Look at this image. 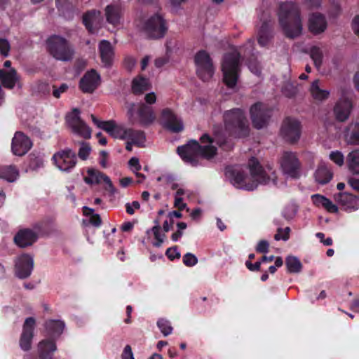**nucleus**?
<instances>
[{
    "label": "nucleus",
    "mask_w": 359,
    "mask_h": 359,
    "mask_svg": "<svg viewBox=\"0 0 359 359\" xmlns=\"http://www.w3.org/2000/svg\"><path fill=\"white\" fill-rule=\"evenodd\" d=\"M273 38L272 27L271 20L266 19L262 22V25L258 29L257 41L258 43L265 47L268 46Z\"/></svg>",
    "instance_id": "obj_28"
},
{
    "label": "nucleus",
    "mask_w": 359,
    "mask_h": 359,
    "mask_svg": "<svg viewBox=\"0 0 359 359\" xmlns=\"http://www.w3.org/2000/svg\"><path fill=\"white\" fill-rule=\"evenodd\" d=\"M225 130L230 134L238 137H244L248 134L249 125L248 120L240 109H233L224 114Z\"/></svg>",
    "instance_id": "obj_4"
},
{
    "label": "nucleus",
    "mask_w": 359,
    "mask_h": 359,
    "mask_svg": "<svg viewBox=\"0 0 359 359\" xmlns=\"http://www.w3.org/2000/svg\"><path fill=\"white\" fill-rule=\"evenodd\" d=\"M122 359H135L130 346L126 345L121 355Z\"/></svg>",
    "instance_id": "obj_57"
},
{
    "label": "nucleus",
    "mask_w": 359,
    "mask_h": 359,
    "mask_svg": "<svg viewBox=\"0 0 359 359\" xmlns=\"http://www.w3.org/2000/svg\"><path fill=\"white\" fill-rule=\"evenodd\" d=\"M250 112L255 128L261 129L267 126L271 115V110L267 105L257 102L251 107Z\"/></svg>",
    "instance_id": "obj_11"
},
{
    "label": "nucleus",
    "mask_w": 359,
    "mask_h": 359,
    "mask_svg": "<svg viewBox=\"0 0 359 359\" xmlns=\"http://www.w3.org/2000/svg\"><path fill=\"white\" fill-rule=\"evenodd\" d=\"M352 29L355 34L359 37V15H356L352 20Z\"/></svg>",
    "instance_id": "obj_62"
},
{
    "label": "nucleus",
    "mask_w": 359,
    "mask_h": 359,
    "mask_svg": "<svg viewBox=\"0 0 359 359\" xmlns=\"http://www.w3.org/2000/svg\"><path fill=\"white\" fill-rule=\"evenodd\" d=\"M157 325L164 336H168L172 332V327L168 320L164 318L159 319L157 322Z\"/></svg>",
    "instance_id": "obj_43"
},
{
    "label": "nucleus",
    "mask_w": 359,
    "mask_h": 359,
    "mask_svg": "<svg viewBox=\"0 0 359 359\" xmlns=\"http://www.w3.org/2000/svg\"><path fill=\"white\" fill-rule=\"evenodd\" d=\"M161 123L163 127L174 133L180 132L184 128L181 118L169 108L162 110Z\"/></svg>",
    "instance_id": "obj_16"
},
{
    "label": "nucleus",
    "mask_w": 359,
    "mask_h": 359,
    "mask_svg": "<svg viewBox=\"0 0 359 359\" xmlns=\"http://www.w3.org/2000/svg\"><path fill=\"white\" fill-rule=\"evenodd\" d=\"M91 152V147L85 142L80 143V147L78 151V156L81 160H86Z\"/></svg>",
    "instance_id": "obj_44"
},
{
    "label": "nucleus",
    "mask_w": 359,
    "mask_h": 359,
    "mask_svg": "<svg viewBox=\"0 0 359 359\" xmlns=\"http://www.w3.org/2000/svg\"><path fill=\"white\" fill-rule=\"evenodd\" d=\"M30 139L22 132H16L11 142V150L15 156H23L32 148Z\"/></svg>",
    "instance_id": "obj_17"
},
{
    "label": "nucleus",
    "mask_w": 359,
    "mask_h": 359,
    "mask_svg": "<svg viewBox=\"0 0 359 359\" xmlns=\"http://www.w3.org/2000/svg\"><path fill=\"white\" fill-rule=\"evenodd\" d=\"M105 17L107 22L114 27L121 25L123 15V8L121 4H111L105 8Z\"/></svg>",
    "instance_id": "obj_24"
},
{
    "label": "nucleus",
    "mask_w": 359,
    "mask_h": 359,
    "mask_svg": "<svg viewBox=\"0 0 359 359\" xmlns=\"http://www.w3.org/2000/svg\"><path fill=\"white\" fill-rule=\"evenodd\" d=\"M36 89L39 92L46 93L49 91L48 85L46 82L39 81L36 83Z\"/></svg>",
    "instance_id": "obj_63"
},
{
    "label": "nucleus",
    "mask_w": 359,
    "mask_h": 359,
    "mask_svg": "<svg viewBox=\"0 0 359 359\" xmlns=\"http://www.w3.org/2000/svg\"><path fill=\"white\" fill-rule=\"evenodd\" d=\"M283 173L291 178H299L301 175L302 165L296 153L285 151L280 159Z\"/></svg>",
    "instance_id": "obj_8"
},
{
    "label": "nucleus",
    "mask_w": 359,
    "mask_h": 359,
    "mask_svg": "<svg viewBox=\"0 0 359 359\" xmlns=\"http://www.w3.org/2000/svg\"><path fill=\"white\" fill-rule=\"evenodd\" d=\"M102 21L101 13L99 11L92 10L86 12L83 16V22L90 33H95L100 29Z\"/></svg>",
    "instance_id": "obj_22"
},
{
    "label": "nucleus",
    "mask_w": 359,
    "mask_h": 359,
    "mask_svg": "<svg viewBox=\"0 0 359 359\" xmlns=\"http://www.w3.org/2000/svg\"><path fill=\"white\" fill-rule=\"evenodd\" d=\"M198 76L203 81L212 78L214 67L209 54L205 50L198 51L194 58Z\"/></svg>",
    "instance_id": "obj_10"
},
{
    "label": "nucleus",
    "mask_w": 359,
    "mask_h": 359,
    "mask_svg": "<svg viewBox=\"0 0 359 359\" xmlns=\"http://www.w3.org/2000/svg\"><path fill=\"white\" fill-rule=\"evenodd\" d=\"M348 130L350 132L346 136L347 143L352 145H359V123L350 125Z\"/></svg>",
    "instance_id": "obj_38"
},
{
    "label": "nucleus",
    "mask_w": 359,
    "mask_h": 359,
    "mask_svg": "<svg viewBox=\"0 0 359 359\" xmlns=\"http://www.w3.org/2000/svg\"><path fill=\"white\" fill-rule=\"evenodd\" d=\"M43 160L42 158V157L41 156H36L34 155H33V158H31L30 160V163H29V166L32 168V169H36L38 168H40L43 165Z\"/></svg>",
    "instance_id": "obj_49"
},
{
    "label": "nucleus",
    "mask_w": 359,
    "mask_h": 359,
    "mask_svg": "<svg viewBox=\"0 0 359 359\" xmlns=\"http://www.w3.org/2000/svg\"><path fill=\"white\" fill-rule=\"evenodd\" d=\"M312 200L314 204L316 205H323L324 200H325L326 197L321 196L320 194H314L312 196Z\"/></svg>",
    "instance_id": "obj_61"
},
{
    "label": "nucleus",
    "mask_w": 359,
    "mask_h": 359,
    "mask_svg": "<svg viewBox=\"0 0 359 359\" xmlns=\"http://www.w3.org/2000/svg\"><path fill=\"white\" fill-rule=\"evenodd\" d=\"M327 28V21L323 15L314 13L309 18V29L313 34H319L325 32Z\"/></svg>",
    "instance_id": "obj_26"
},
{
    "label": "nucleus",
    "mask_w": 359,
    "mask_h": 359,
    "mask_svg": "<svg viewBox=\"0 0 359 359\" xmlns=\"http://www.w3.org/2000/svg\"><path fill=\"white\" fill-rule=\"evenodd\" d=\"M56 345L52 340H43L38 344V354L40 359H53Z\"/></svg>",
    "instance_id": "obj_30"
},
{
    "label": "nucleus",
    "mask_w": 359,
    "mask_h": 359,
    "mask_svg": "<svg viewBox=\"0 0 359 359\" xmlns=\"http://www.w3.org/2000/svg\"><path fill=\"white\" fill-rule=\"evenodd\" d=\"M140 30L147 38L158 39L165 36L168 27L164 18L157 13L146 19L142 23Z\"/></svg>",
    "instance_id": "obj_6"
},
{
    "label": "nucleus",
    "mask_w": 359,
    "mask_h": 359,
    "mask_svg": "<svg viewBox=\"0 0 359 359\" xmlns=\"http://www.w3.org/2000/svg\"><path fill=\"white\" fill-rule=\"evenodd\" d=\"M18 175V170L14 165H10L0 167V177L8 182H14Z\"/></svg>",
    "instance_id": "obj_34"
},
{
    "label": "nucleus",
    "mask_w": 359,
    "mask_h": 359,
    "mask_svg": "<svg viewBox=\"0 0 359 359\" xmlns=\"http://www.w3.org/2000/svg\"><path fill=\"white\" fill-rule=\"evenodd\" d=\"M151 87L149 81L144 77L134 79L132 84V90L135 94H141L148 90Z\"/></svg>",
    "instance_id": "obj_35"
},
{
    "label": "nucleus",
    "mask_w": 359,
    "mask_h": 359,
    "mask_svg": "<svg viewBox=\"0 0 359 359\" xmlns=\"http://www.w3.org/2000/svg\"><path fill=\"white\" fill-rule=\"evenodd\" d=\"M248 67L251 72L256 75H259L261 74V69L259 65V63L255 60H250L248 64Z\"/></svg>",
    "instance_id": "obj_52"
},
{
    "label": "nucleus",
    "mask_w": 359,
    "mask_h": 359,
    "mask_svg": "<svg viewBox=\"0 0 359 359\" xmlns=\"http://www.w3.org/2000/svg\"><path fill=\"white\" fill-rule=\"evenodd\" d=\"M128 164L133 172H137L141 169V165L137 158H131L128 162Z\"/></svg>",
    "instance_id": "obj_55"
},
{
    "label": "nucleus",
    "mask_w": 359,
    "mask_h": 359,
    "mask_svg": "<svg viewBox=\"0 0 359 359\" xmlns=\"http://www.w3.org/2000/svg\"><path fill=\"white\" fill-rule=\"evenodd\" d=\"M352 109L353 104L351 100L346 97H342L334 106V116L338 121L344 122L349 118Z\"/></svg>",
    "instance_id": "obj_20"
},
{
    "label": "nucleus",
    "mask_w": 359,
    "mask_h": 359,
    "mask_svg": "<svg viewBox=\"0 0 359 359\" xmlns=\"http://www.w3.org/2000/svg\"><path fill=\"white\" fill-rule=\"evenodd\" d=\"M35 320L32 317L26 318L22 332L20 338V346L25 351H29L32 348V341L34 337Z\"/></svg>",
    "instance_id": "obj_19"
},
{
    "label": "nucleus",
    "mask_w": 359,
    "mask_h": 359,
    "mask_svg": "<svg viewBox=\"0 0 359 359\" xmlns=\"http://www.w3.org/2000/svg\"><path fill=\"white\" fill-rule=\"evenodd\" d=\"M250 174H244L241 171H234L232 174L231 182L234 187L247 191H252L259 184H269L272 180L276 184V173L270 165L264 168L259 162L255 158H252L248 163Z\"/></svg>",
    "instance_id": "obj_1"
},
{
    "label": "nucleus",
    "mask_w": 359,
    "mask_h": 359,
    "mask_svg": "<svg viewBox=\"0 0 359 359\" xmlns=\"http://www.w3.org/2000/svg\"><path fill=\"white\" fill-rule=\"evenodd\" d=\"M0 81L2 85L8 89H13L15 85L21 87L20 76L15 69L11 68L8 71L0 69Z\"/></svg>",
    "instance_id": "obj_27"
},
{
    "label": "nucleus",
    "mask_w": 359,
    "mask_h": 359,
    "mask_svg": "<svg viewBox=\"0 0 359 359\" xmlns=\"http://www.w3.org/2000/svg\"><path fill=\"white\" fill-rule=\"evenodd\" d=\"M11 50V45L9 41L6 39H0V53L4 57H7L9 55Z\"/></svg>",
    "instance_id": "obj_48"
},
{
    "label": "nucleus",
    "mask_w": 359,
    "mask_h": 359,
    "mask_svg": "<svg viewBox=\"0 0 359 359\" xmlns=\"http://www.w3.org/2000/svg\"><path fill=\"white\" fill-rule=\"evenodd\" d=\"M278 15L279 24L287 38L294 39L302 34V20L297 4L293 2L280 4Z\"/></svg>",
    "instance_id": "obj_3"
},
{
    "label": "nucleus",
    "mask_w": 359,
    "mask_h": 359,
    "mask_svg": "<svg viewBox=\"0 0 359 359\" xmlns=\"http://www.w3.org/2000/svg\"><path fill=\"white\" fill-rule=\"evenodd\" d=\"M140 124L144 127L151 126L156 119V116L152 107L140 103L137 108Z\"/></svg>",
    "instance_id": "obj_23"
},
{
    "label": "nucleus",
    "mask_w": 359,
    "mask_h": 359,
    "mask_svg": "<svg viewBox=\"0 0 359 359\" xmlns=\"http://www.w3.org/2000/svg\"><path fill=\"white\" fill-rule=\"evenodd\" d=\"M335 201L346 211H354L359 208V198L344 192L334 195Z\"/></svg>",
    "instance_id": "obj_21"
},
{
    "label": "nucleus",
    "mask_w": 359,
    "mask_h": 359,
    "mask_svg": "<svg viewBox=\"0 0 359 359\" xmlns=\"http://www.w3.org/2000/svg\"><path fill=\"white\" fill-rule=\"evenodd\" d=\"M136 65V60L132 56H126L124 59L125 67L131 71Z\"/></svg>",
    "instance_id": "obj_54"
},
{
    "label": "nucleus",
    "mask_w": 359,
    "mask_h": 359,
    "mask_svg": "<svg viewBox=\"0 0 359 359\" xmlns=\"http://www.w3.org/2000/svg\"><path fill=\"white\" fill-rule=\"evenodd\" d=\"M274 223L276 225L278 226L277 233L274 235V239L276 241H280L283 240L284 241H286L289 239L290 233V227H285V229H283L280 227V222L276 219L274 220Z\"/></svg>",
    "instance_id": "obj_41"
},
{
    "label": "nucleus",
    "mask_w": 359,
    "mask_h": 359,
    "mask_svg": "<svg viewBox=\"0 0 359 359\" xmlns=\"http://www.w3.org/2000/svg\"><path fill=\"white\" fill-rule=\"evenodd\" d=\"M302 126L300 122L294 118H285L280 128V135L290 143L297 142L301 136Z\"/></svg>",
    "instance_id": "obj_13"
},
{
    "label": "nucleus",
    "mask_w": 359,
    "mask_h": 359,
    "mask_svg": "<svg viewBox=\"0 0 359 359\" xmlns=\"http://www.w3.org/2000/svg\"><path fill=\"white\" fill-rule=\"evenodd\" d=\"M15 275L20 279H25L30 276L34 268L33 257L28 254H22L15 258Z\"/></svg>",
    "instance_id": "obj_15"
},
{
    "label": "nucleus",
    "mask_w": 359,
    "mask_h": 359,
    "mask_svg": "<svg viewBox=\"0 0 359 359\" xmlns=\"http://www.w3.org/2000/svg\"><path fill=\"white\" fill-rule=\"evenodd\" d=\"M113 137L116 139L130 140L134 144V145L139 147H144L146 141V136L144 131L126 128L123 125L118 124H117L116 130L113 133Z\"/></svg>",
    "instance_id": "obj_9"
},
{
    "label": "nucleus",
    "mask_w": 359,
    "mask_h": 359,
    "mask_svg": "<svg viewBox=\"0 0 359 359\" xmlns=\"http://www.w3.org/2000/svg\"><path fill=\"white\" fill-rule=\"evenodd\" d=\"M91 118L93 122L100 128H102L107 133H108L111 137H113V133H114L116 128L117 126V123L113 121L110 120L108 121H101L97 119L94 115H91Z\"/></svg>",
    "instance_id": "obj_37"
},
{
    "label": "nucleus",
    "mask_w": 359,
    "mask_h": 359,
    "mask_svg": "<svg viewBox=\"0 0 359 359\" xmlns=\"http://www.w3.org/2000/svg\"><path fill=\"white\" fill-rule=\"evenodd\" d=\"M183 263L187 266H194L198 263V259L194 254L187 252L183 257Z\"/></svg>",
    "instance_id": "obj_47"
},
{
    "label": "nucleus",
    "mask_w": 359,
    "mask_h": 359,
    "mask_svg": "<svg viewBox=\"0 0 359 359\" xmlns=\"http://www.w3.org/2000/svg\"><path fill=\"white\" fill-rule=\"evenodd\" d=\"M214 133V138L210 137L207 133L203 135L200 138L201 144L192 140L185 145L178 147L177 149L178 154L184 162L193 166L198 165L200 156L206 159L213 158L217 154V147L213 145V143H222L216 131Z\"/></svg>",
    "instance_id": "obj_2"
},
{
    "label": "nucleus",
    "mask_w": 359,
    "mask_h": 359,
    "mask_svg": "<svg viewBox=\"0 0 359 359\" xmlns=\"http://www.w3.org/2000/svg\"><path fill=\"white\" fill-rule=\"evenodd\" d=\"M54 88L55 89L53 91V95L55 97L59 98L60 95L68 89V86L65 83H62L59 88H56L55 86Z\"/></svg>",
    "instance_id": "obj_58"
},
{
    "label": "nucleus",
    "mask_w": 359,
    "mask_h": 359,
    "mask_svg": "<svg viewBox=\"0 0 359 359\" xmlns=\"http://www.w3.org/2000/svg\"><path fill=\"white\" fill-rule=\"evenodd\" d=\"M310 91L313 98L318 101H323L330 95L329 90L320 88L319 80H315L311 83Z\"/></svg>",
    "instance_id": "obj_33"
},
{
    "label": "nucleus",
    "mask_w": 359,
    "mask_h": 359,
    "mask_svg": "<svg viewBox=\"0 0 359 359\" xmlns=\"http://www.w3.org/2000/svg\"><path fill=\"white\" fill-rule=\"evenodd\" d=\"M165 255L170 260L180 257V253L178 252L177 248L176 246L168 248L166 250Z\"/></svg>",
    "instance_id": "obj_51"
},
{
    "label": "nucleus",
    "mask_w": 359,
    "mask_h": 359,
    "mask_svg": "<svg viewBox=\"0 0 359 359\" xmlns=\"http://www.w3.org/2000/svg\"><path fill=\"white\" fill-rule=\"evenodd\" d=\"M285 265L289 273H299L302 269V264L300 260L294 256L287 257Z\"/></svg>",
    "instance_id": "obj_39"
},
{
    "label": "nucleus",
    "mask_w": 359,
    "mask_h": 359,
    "mask_svg": "<svg viewBox=\"0 0 359 359\" xmlns=\"http://www.w3.org/2000/svg\"><path fill=\"white\" fill-rule=\"evenodd\" d=\"M330 158L339 166L344 163V156L339 151H332L330 154Z\"/></svg>",
    "instance_id": "obj_46"
},
{
    "label": "nucleus",
    "mask_w": 359,
    "mask_h": 359,
    "mask_svg": "<svg viewBox=\"0 0 359 359\" xmlns=\"http://www.w3.org/2000/svg\"><path fill=\"white\" fill-rule=\"evenodd\" d=\"M99 52L104 66H111L114 57V48L111 43L107 40L101 41L99 44Z\"/></svg>",
    "instance_id": "obj_29"
},
{
    "label": "nucleus",
    "mask_w": 359,
    "mask_h": 359,
    "mask_svg": "<svg viewBox=\"0 0 359 359\" xmlns=\"http://www.w3.org/2000/svg\"><path fill=\"white\" fill-rule=\"evenodd\" d=\"M67 126L72 132L84 139H90L91 130L80 117V111L75 108L66 116Z\"/></svg>",
    "instance_id": "obj_12"
},
{
    "label": "nucleus",
    "mask_w": 359,
    "mask_h": 359,
    "mask_svg": "<svg viewBox=\"0 0 359 359\" xmlns=\"http://www.w3.org/2000/svg\"><path fill=\"white\" fill-rule=\"evenodd\" d=\"M36 240V233L28 229L20 230L14 236L15 243L21 248L32 245Z\"/></svg>",
    "instance_id": "obj_25"
},
{
    "label": "nucleus",
    "mask_w": 359,
    "mask_h": 359,
    "mask_svg": "<svg viewBox=\"0 0 359 359\" xmlns=\"http://www.w3.org/2000/svg\"><path fill=\"white\" fill-rule=\"evenodd\" d=\"M283 93L287 97H292L297 93V88L291 83H285L282 89Z\"/></svg>",
    "instance_id": "obj_45"
},
{
    "label": "nucleus",
    "mask_w": 359,
    "mask_h": 359,
    "mask_svg": "<svg viewBox=\"0 0 359 359\" xmlns=\"http://www.w3.org/2000/svg\"><path fill=\"white\" fill-rule=\"evenodd\" d=\"M240 57V53L236 50L227 53L224 57L222 65L224 76L223 80L225 84L230 88H233L237 83Z\"/></svg>",
    "instance_id": "obj_5"
},
{
    "label": "nucleus",
    "mask_w": 359,
    "mask_h": 359,
    "mask_svg": "<svg viewBox=\"0 0 359 359\" xmlns=\"http://www.w3.org/2000/svg\"><path fill=\"white\" fill-rule=\"evenodd\" d=\"M103 182L106 184L105 189L110 192L111 194H114L116 193V189L110 178L106 175V177H104Z\"/></svg>",
    "instance_id": "obj_56"
},
{
    "label": "nucleus",
    "mask_w": 359,
    "mask_h": 359,
    "mask_svg": "<svg viewBox=\"0 0 359 359\" xmlns=\"http://www.w3.org/2000/svg\"><path fill=\"white\" fill-rule=\"evenodd\" d=\"M100 83V74L95 69H91L88 71L81 79L79 88L84 93H92L98 88Z\"/></svg>",
    "instance_id": "obj_18"
},
{
    "label": "nucleus",
    "mask_w": 359,
    "mask_h": 359,
    "mask_svg": "<svg viewBox=\"0 0 359 359\" xmlns=\"http://www.w3.org/2000/svg\"><path fill=\"white\" fill-rule=\"evenodd\" d=\"M140 208V205L137 201H133L130 203H128L126 204V212L129 215H133L135 212V210H138Z\"/></svg>",
    "instance_id": "obj_53"
},
{
    "label": "nucleus",
    "mask_w": 359,
    "mask_h": 359,
    "mask_svg": "<svg viewBox=\"0 0 359 359\" xmlns=\"http://www.w3.org/2000/svg\"><path fill=\"white\" fill-rule=\"evenodd\" d=\"M310 55L316 67L319 69L323 63V54L322 50L319 47L313 46L310 50Z\"/></svg>",
    "instance_id": "obj_42"
},
{
    "label": "nucleus",
    "mask_w": 359,
    "mask_h": 359,
    "mask_svg": "<svg viewBox=\"0 0 359 359\" xmlns=\"http://www.w3.org/2000/svg\"><path fill=\"white\" fill-rule=\"evenodd\" d=\"M346 166L352 175H359V149H355L348 154Z\"/></svg>",
    "instance_id": "obj_31"
},
{
    "label": "nucleus",
    "mask_w": 359,
    "mask_h": 359,
    "mask_svg": "<svg viewBox=\"0 0 359 359\" xmlns=\"http://www.w3.org/2000/svg\"><path fill=\"white\" fill-rule=\"evenodd\" d=\"M87 175L84 177V181L88 184H100L104 180V177H106V175L94 168H88L87 170Z\"/></svg>",
    "instance_id": "obj_36"
},
{
    "label": "nucleus",
    "mask_w": 359,
    "mask_h": 359,
    "mask_svg": "<svg viewBox=\"0 0 359 359\" xmlns=\"http://www.w3.org/2000/svg\"><path fill=\"white\" fill-rule=\"evenodd\" d=\"M348 184L355 191L359 192V179L350 177Z\"/></svg>",
    "instance_id": "obj_64"
},
{
    "label": "nucleus",
    "mask_w": 359,
    "mask_h": 359,
    "mask_svg": "<svg viewBox=\"0 0 359 359\" xmlns=\"http://www.w3.org/2000/svg\"><path fill=\"white\" fill-rule=\"evenodd\" d=\"M53 160L56 167L62 170L68 172L76 164V154L70 149L59 151L53 156Z\"/></svg>",
    "instance_id": "obj_14"
},
{
    "label": "nucleus",
    "mask_w": 359,
    "mask_h": 359,
    "mask_svg": "<svg viewBox=\"0 0 359 359\" xmlns=\"http://www.w3.org/2000/svg\"><path fill=\"white\" fill-rule=\"evenodd\" d=\"M269 243L266 241H261L257 244L256 250L259 252L266 253L268 252Z\"/></svg>",
    "instance_id": "obj_60"
},
{
    "label": "nucleus",
    "mask_w": 359,
    "mask_h": 359,
    "mask_svg": "<svg viewBox=\"0 0 359 359\" xmlns=\"http://www.w3.org/2000/svg\"><path fill=\"white\" fill-rule=\"evenodd\" d=\"M316 181L320 184L328 183L332 178V173L327 165L322 163L316 169L314 174Z\"/></svg>",
    "instance_id": "obj_32"
},
{
    "label": "nucleus",
    "mask_w": 359,
    "mask_h": 359,
    "mask_svg": "<svg viewBox=\"0 0 359 359\" xmlns=\"http://www.w3.org/2000/svg\"><path fill=\"white\" fill-rule=\"evenodd\" d=\"M144 101L146 104L151 105L156 103V95L154 92L149 93L144 96Z\"/></svg>",
    "instance_id": "obj_59"
},
{
    "label": "nucleus",
    "mask_w": 359,
    "mask_h": 359,
    "mask_svg": "<svg viewBox=\"0 0 359 359\" xmlns=\"http://www.w3.org/2000/svg\"><path fill=\"white\" fill-rule=\"evenodd\" d=\"M323 207L330 212L335 213L338 212L337 206L327 198L324 200Z\"/></svg>",
    "instance_id": "obj_50"
},
{
    "label": "nucleus",
    "mask_w": 359,
    "mask_h": 359,
    "mask_svg": "<svg viewBox=\"0 0 359 359\" xmlns=\"http://www.w3.org/2000/svg\"><path fill=\"white\" fill-rule=\"evenodd\" d=\"M46 327L50 334L59 335L65 328V323L60 320H50L46 323Z\"/></svg>",
    "instance_id": "obj_40"
},
{
    "label": "nucleus",
    "mask_w": 359,
    "mask_h": 359,
    "mask_svg": "<svg viewBox=\"0 0 359 359\" xmlns=\"http://www.w3.org/2000/svg\"><path fill=\"white\" fill-rule=\"evenodd\" d=\"M47 45L50 55L56 60L65 62L72 60L74 50L65 39L51 36L48 39Z\"/></svg>",
    "instance_id": "obj_7"
}]
</instances>
